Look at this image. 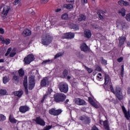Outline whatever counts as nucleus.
Masks as SVG:
<instances>
[{
  "label": "nucleus",
  "instance_id": "f257e3e1",
  "mask_svg": "<svg viewBox=\"0 0 130 130\" xmlns=\"http://www.w3.org/2000/svg\"><path fill=\"white\" fill-rule=\"evenodd\" d=\"M52 41V37L48 35H43L42 37V43L43 45H49Z\"/></svg>",
  "mask_w": 130,
  "mask_h": 130
},
{
  "label": "nucleus",
  "instance_id": "f03ea898",
  "mask_svg": "<svg viewBox=\"0 0 130 130\" xmlns=\"http://www.w3.org/2000/svg\"><path fill=\"white\" fill-rule=\"evenodd\" d=\"M54 98L55 102H63L66 100L67 96L63 93H58L54 95Z\"/></svg>",
  "mask_w": 130,
  "mask_h": 130
},
{
  "label": "nucleus",
  "instance_id": "7ed1b4c3",
  "mask_svg": "<svg viewBox=\"0 0 130 130\" xmlns=\"http://www.w3.org/2000/svg\"><path fill=\"white\" fill-rule=\"evenodd\" d=\"M59 89L62 93H68L69 91V85L64 82H61L58 86Z\"/></svg>",
  "mask_w": 130,
  "mask_h": 130
},
{
  "label": "nucleus",
  "instance_id": "20e7f679",
  "mask_svg": "<svg viewBox=\"0 0 130 130\" xmlns=\"http://www.w3.org/2000/svg\"><path fill=\"white\" fill-rule=\"evenodd\" d=\"M114 94L116 95L119 100H122L123 99V95H122V92H121V88L119 86L116 87V91Z\"/></svg>",
  "mask_w": 130,
  "mask_h": 130
},
{
  "label": "nucleus",
  "instance_id": "39448f33",
  "mask_svg": "<svg viewBox=\"0 0 130 130\" xmlns=\"http://www.w3.org/2000/svg\"><path fill=\"white\" fill-rule=\"evenodd\" d=\"M35 59V57H34V55H33V54H28L27 57L24 58V63L25 64H29Z\"/></svg>",
  "mask_w": 130,
  "mask_h": 130
},
{
  "label": "nucleus",
  "instance_id": "423d86ee",
  "mask_svg": "<svg viewBox=\"0 0 130 130\" xmlns=\"http://www.w3.org/2000/svg\"><path fill=\"white\" fill-rule=\"evenodd\" d=\"M117 28H127L128 27V25L125 21L124 20H118L117 21Z\"/></svg>",
  "mask_w": 130,
  "mask_h": 130
},
{
  "label": "nucleus",
  "instance_id": "0eeeda50",
  "mask_svg": "<svg viewBox=\"0 0 130 130\" xmlns=\"http://www.w3.org/2000/svg\"><path fill=\"white\" fill-rule=\"evenodd\" d=\"M73 102L75 103V104H76V105H79V106H82L84 105H86V101L79 98H75Z\"/></svg>",
  "mask_w": 130,
  "mask_h": 130
},
{
  "label": "nucleus",
  "instance_id": "6e6552de",
  "mask_svg": "<svg viewBox=\"0 0 130 130\" xmlns=\"http://www.w3.org/2000/svg\"><path fill=\"white\" fill-rule=\"evenodd\" d=\"M49 85V80L48 78L44 77L41 81L40 83V86L42 88L43 87H47Z\"/></svg>",
  "mask_w": 130,
  "mask_h": 130
},
{
  "label": "nucleus",
  "instance_id": "1a4fd4ad",
  "mask_svg": "<svg viewBox=\"0 0 130 130\" xmlns=\"http://www.w3.org/2000/svg\"><path fill=\"white\" fill-rule=\"evenodd\" d=\"M75 37V34L72 32H68L64 34L62 36V38L63 39H73Z\"/></svg>",
  "mask_w": 130,
  "mask_h": 130
},
{
  "label": "nucleus",
  "instance_id": "9d476101",
  "mask_svg": "<svg viewBox=\"0 0 130 130\" xmlns=\"http://www.w3.org/2000/svg\"><path fill=\"white\" fill-rule=\"evenodd\" d=\"M10 11V6H5L3 8L2 13H1L2 17H7Z\"/></svg>",
  "mask_w": 130,
  "mask_h": 130
},
{
  "label": "nucleus",
  "instance_id": "9b49d317",
  "mask_svg": "<svg viewBox=\"0 0 130 130\" xmlns=\"http://www.w3.org/2000/svg\"><path fill=\"white\" fill-rule=\"evenodd\" d=\"M35 86V80L33 76L29 77V85L28 87L29 90H32Z\"/></svg>",
  "mask_w": 130,
  "mask_h": 130
},
{
  "label": "nucleus",
  "instance_id": "f8f14e48",
  "mask_svg": "<svg viewBox=\"0 0 130 130\" xmlns=\"http://www.w3.org/2000/svg\"><path fill=\"white\" fill-rule=\"evenodd\" d=\"M32 121H36L37 124H40V125H43V126H44V125H45V122L44 120L41 119L40 117H37L36 119H33Z\"/></svg>",
  "mask_w": 130,
  "mask_h": 130
},
{
  "label": "nucleus",
  "instance_id": "ddd939ff",
  "mask_svg": "<svg viewBox=\"0 0 130 130\" xmlns=\"http://www.w3.org/2000/svg\"><path fill=\"white\" fill-rule=\"evenodd\" d=\"M80 48L82 51H84V52L89 51V47L85 43L81 44Z\"/></svg>",
  "mask_w": 130,
  "mask_h": 130
},
{
  "label": "nucleus",
  "instance_id": "4468645a",
  "mask_svg": "<svg viewBox=\"0 0 130 130\" xmlns=\"http://www.w3.org/2000/svg\"><path fill=\"white\" fill-rule=\"evenodd\" d=\"M84 37L87 38L88 39L91 38V36H92V34L91 33V30L86 29L84 31Z\"/></svg>",
  "mask_w": 130,
  "mask_h": 130
},
{
  "label": "nucleus",
  "instance_id": "2eb2a0df",
  "mask_svg": "<svg viewBox=\"0 0 130 130\" xmlns=\"http://www.w3.org/2000/svg\"><path fill=\"white\" fill-rule=\"evenodd\" d=\"M23 86L24 87L26 93H28V84L27 80V76H24L23 81Z\"/></svg>",
  "mask_w": 130,
  "mask_h": 130
},
{
  "label": "nucleus",
  "instance_id": "dca6fc26",
  "mask_svg": "<svg viewBox=\"0 0 130 130\" xmlns=\"http://www.w3.org/2000/svg\"><path fill=\"white\" fill-rule=\"evenodd\" d=\"M88 101L92 106L96 109L99 108V106L96 105V103L94 102L92 98H88Z\"/></svg>",
  "mask_w": 130,
  "mask_h": 130
},
{
  "label": "nucleus",
  "instance_id": "f3484780",
  "mask_svg": "<svg viewBox=\"0 0 130 130\" xmlns=\"http://www.w3.org/2000/svg\"><path fill=\"white\" fill-rule=\"evenodd\" d=\"M29 111V107L27 106H21L19 108V111H20L22 113H25L26 111Z\"/></svg>",
  "mask_w": 130,
  "mask_h": 130
},
{
  "label": "nucleus",
  "instance_id": "a211bd4d",
  "mask_svg": "<svg viewBox=\"0 0 130 130\" xmlns=\"http://www.w3.org/2000/svg\"><path fill=\"white\" fill-rule=\"evenodd\" d=\"M31 30H30L29 29H26L23 30L22 34L23 36H24V37H26L27 36H30V35H31Z\"/></svg>",
  "mask_w": 130,
  "mask_h": 130
},
{
  "label": "nucleus",
  "instance_id": "6ab92c4d",
  "mask_svg": "<svg viewBox=\"0 0 130 130\" xmlns=\"http://www.w3.org/2000/svg\"><path fill=\"white\" fill-rule=\"evenodd\" d=\"M125 37H120L119 38L118 40L119 41V45H120V46H121V45H123V44H124V42L125 41Z\"/></svg>",
  "mask_w": 130,
  "mask_h": 130
},
{
  "label": "nucleus",
  "instance_id": "aec40b11",
  "mask_svg": "<svg viewBox=\"0 0 130 130\" xmlns=\"http://www.w3.org/2000/svg\"><path fill=\"white\" fill-rule=\"evenodd\" d=\"M78 21L79 22H83V21H86V16L80 14L78 17Z\"/></svg>",
  "mask_w": 130,
  "mask_h": 130
},
{
  "label": "nucleus",
  "instance_id": "412c9836",
  "mask_svg": "<svg viewBox=\"0 0 130 130\" xmlns=\"http://www.w3.org/2000/svg\"><path fill=\"white\" fill-rule=\"evenodd\" d=\"M111 79L110 77H109V75L105 74V85H107L108 84L109 82H110Z\"/></svg>",
  "mask_w": 130,
  "mask_h": 130
},
{
  "label": "nucleus",
  "instance_id": "4be33fe9",
  "mask_svg": "<svg viewBox=\"0 0 130 130\" xmlns=\"http://www.w3.org/2000/svg\"><path fill=\"white\" fill-rule=\"evenodd\" d=\"M125 9L123 8H122L118 11L119 15H121L122 17H124V16H125Z\"/></svg>",
  "mask_w": 130,
  "mask_h": 130
},
{
  "label": "nucleus",
  "instance_id": "5701e85b",
  "mask_svg": "<svg viewBox=\"0 0 130 130\" xmlns=\"http://www.w3.org/2000/svg\"><path fill=\"white\" fill-rule=\"evenodd\" d=\"M104 126L105 127V130H110V128L109 127V125H108V122L106 120L103 121Z\"/></svg>",
  "mask_w": 130,
  "mask_h": 130
},
{
  "label": "nucleus",
  "instance_id": "b1692460",
  "mask_svg": "<svg viewBox=\"0 0 130 130\" xmlns=\"http://www.w3.org/2000/svg\"><path fill=\"white\" fill-rule=\"evenodd\" d=\"M9 119L10 122H11L12 123H17V120H16V119H15V118H14V117H13L12 115H10Z\"/></svg>",
  "mask_w": 130,
  "mask_h": 130
},
{
  "label": "nucleus",
  "instance_id": "393cba45",
  "mask_svg": "<svg viewBox=\"0 0 130 130\" xmlns=\"http://www.w3.org/2000/svg\"><path fill=\"white\" fill-rule=\"evenodd\" d=\"M122 108L123 109V111L125 114V116L126 119L127 120L129 119V117H130L129 114L126 113V110H125V108L124 107H122Z\"/></svg>",
  "mask_w": 130,
  "mask_h": 130
},
{
  "label": "nucleus",
  "instance_id": "a878e982",
  "mask_svg": "<svg viewBox=\"0 0 130 130\" xmlns=\"http://www.w3.org/2000/svg\"><path fill=\"white\" fill-rule=\"evenodd\" d=\"M14 94L15 96H17V97H21L22 95H23V91H15L14 92Z\"/></svg>",
  "mask_w": 130,
  "mask_h": 130
},
{
  "label": "nucleus",
  "instance_id": "bb28decb",
  "mask_svg": "<svg viewBox=\"0 0 130 130\" xmlns=\"http://www.w3.org/2000/svg\"><path fill=\"white\" fill-rule=\"evenodd\" d=\"M70 28L71 29H74V30H79V26H78V25H76L75 24H71L70 25Z\"/></svg>",
  "mask_w": 130,
  "mask_h": 130
},
{
  "label": "nucleus",
  "instance_id": "cd10ccee",
  "mask_svg": "<svg viewBox=\"0 0 130 130\" xmlns=\"http://www.w3.org/2000/svg\"><path fill=\"white\" fill-rule=\"evenodd\" d=\"M61 18L62 20H69V15L67 13L62 14Z\"/></svg>",
  "mask_w": 130,
  "mask_h": 130
},
{
  "label": "nucleus",
  "instance_id": "c85d7f7f",
  "mask_svg": "<svg viewBox=\"0 0 130 130\" xmlns=\"http://www.w3.org/2000/svg\"><path fill=\"white\" fill-rule=\"evenodd\" d=\"M7 90L5 89H0V96H3L4 95H7Z\"/></svg>",
  "mask_w": 130,
  "mask_h": 130
},
{
  "label": "nucleus",
  "instance_id": "c756f323",
  "mask_svg": "<svg viewBox=\"0 0 130 130\" xmlns=\"http://www.w3.org/2000/svg\"><path fill=\"white\" fill-rule=\"evenodd\" d=\"M51 62H52V60H46L42 62V64H49V63H51Z\"/></svg>",
  "mask_w": 130,
  "mask_h": 130
},
{
  "label": "nucleus",
  "instance_id": "7c9ffc66",
  "mask_svg": "<svg viewBox=\"0 0 130 130\" xmlns=\"http://www.w3.org/2000/svg\"><path fill=\"white\" fill-rule=\"evenodd\" d=\"M49 113L51 115H54L55 116V109L54 108H52L49 111Z\"/></svg>",
  "mask_w": 130,
  "mask_h": 130
},
{
  "label": "nucleus",
  "instance_id": "2f4dec72",
  "mask_svg": "<svg viewBox=\"0 0 130 130\" xmlns=\"http://www.w3.org/2000/svg\"><path fill=\"white\" fill-rule=\"evenodd\" d=\"M62 112L61 109L55 110V116H57V115H59L60 113Z\"/></svg>",
  "mask_w": 130,
  "mask_h": 130
},
{
  "label": "nucleus",
  "instance_id": "473e14b6",
  "mask_svg": "<svg viewBox=\"0 0 130 130\" xmlns=\"http://www.w3.org/2000/svg\"><path fill=\"white\" fill-rule=\"evenodd\" d=\"M64 8H67L68 10H71V9H73V5H72V4H68V5L65 4L64 5Z\"/></svg>",
  "mask_w": 130,
  "mask_h": 130
},
{
  "label": "nucleus",
  "instance_id": "72a5a7b5",
  "mask_svg": "<svg viewBox=\"0 0 130 130\" xmlns=\"http://www.w3.org/2000/svg\"><path fill=\"white\" fill-rule=\"evenodd\" d=\"M19 75L20 77H23L24 76L25 72H24V70H23V69H21L19 70Z\"/></svg>",
  "mask_w": 130,
  "mask_h": 130
},
{
  "label": "nucleus",
  "instance_id": "f704fd0d",
  "mask_svg": "<svg viewBox=\"0 0 130 130\" xmlns=\"http://www.w3.org/2000/svg\"><path fill=\"white\" fill-rule=\"evenodd\" d=\"M3 44H6L8 45V44H10L11 43V40L9 39H6V40L4 39V41L3 43H2Z\"/></svg>",
  "mask_w": 130,
  "mask_h": 130
},
{
  "label": "nucleus",
  "instance_id": "c9c22d12",
  "mask_svg": "<svg viewBox=\"0 0 130 130\" xmlns=\"http://www.w3.org/2000/svg\"><path fill=\"white\" fill-rule=\"evenodd\" d=\"M16 55V49H14L10 54V57H14Z\"/></svg>",
  "mask_w": 130,
  "mask_h": 130
},
{
  "label": "nucleus",
  "instance_id": "e433bc0d",
  "mask_svg": "<svg viewBox=\"0 0 130 130\" xmlns=\"http://www.w3.org/2000/svg\"><path fill=\"white\" fill-rule=\"evenodd\" d=\"M85 70H86V71H87V72L89 74H91V73H92V72H93V69H92V68H89L87 67L86 66H85Z\"/></svg>",
  "mask_w": 130,
  "mask_h": 130
},
{
  "label": "nucleus",
  "instance_id": "4c0bfd02",
  "mask_svg": "<svg viewBox=\"0 0 130 130\" xmlns=\"http://www.w3.org/2000/svg\"><path fill=\"white\" fill-rule=\"evenodd\" d=\"M3 83L4 84H7V83H8V82H9V78H8V77H7V76H5L4 77H3Z\"/></svg>",
  "mask_w": 130,
  "mask_h": 130
},
{
  "label": "nucleus",
  "instance_id": "58836bf2",
  "mask_svg": "<svg viewBox=\"0 0 130 130\" xmlns=\"http://www.w3.org/2000/svg\"><path fill=\"white\" fill-rule=\"evenodd\" d=\"M62 55H63V53H57V54H56L55 55L54 58H55V59L58 58V57H60V56H62Z\"/></svg>",
  "mask_w": 130,
  "mask_h": 130
},
{
  "label": "nucleus",
  "instance_id": "ea45409f",
  "mask_svg": "<svg viewBox=\"0 0 130 130\" xmlns=\"http://www.w3.org/2000/svg\"><path fill=\"white\" fill-rule=\"evenodd\" d=\"M6 119V116L3 114H0V121H4Z\"/></svg>",
  "mask_w": 130,
  "mask_h": 130
},
{
  "label": "nucleus",
  "instance_id": "a19ab883",
  "mask_svg": "<svg viewBox=\"0 0 130 130\" xmlns=\"http://www.w3.org/2000/svg\"><path fill=\"white\" fill-rule=\"evenodd\" d=\"M121 68H122V69H121L120 75H121V76L122 77V78H123V73L124 72V66L122 65Z\"/></svg>",
  "mask_w": 130,
  "mask_h": 130
},
{
  "label": "nucleus",
  "instance_id": "79ce46f5",
  "mask_svg": "<svg viewBox=\"0 0 130 130\" xmlns=\"http://www.w3.org/2000/svg\"><path fill=\"white\" fill-rule=\"evenodd\" d=\"M125 19L128 22H130V13L127 14L125 16Z\"/></svg>",
  "mask_w": 130,
  "mask_h": 130
},
{
  "label": "nucleus",
  "instance_id": "37998d69",
  "mask_svg": "<svg viewBox=\"0 0 130 130\" xmlns=\"http://www.w3.org/2000/svg\"><path fill=\"white\" fill-rule=\"evenodd\" d=\"M102 64H104L105 66H106L107 64V61L103 58V57H102Z\"/></svg>",
  "mask_w": 130,
  "mask_h": 130
},
{
  "label": "nucleus",
  "instance_id": "c03bdc74",
  "mask_svg": "<svg viewBox=\"0 0 130 130\" xmlns=\"http://www.w3.org/2000/svg\"><path fill=\"white\" fill-rule=\"evenodd\" d=\"M11 50H12V48H9L8 49L7 53L5 54V56H8V55H9V54H10V53L11 52Z\"/></svg>",
  "mask_w": 130,
  "mask_h": 130
},
{
  "label": "nucleus",
  "instance_id": "a18cd8bd",
  "mask_svg": "<svg viewBox=\"0 0 130 130\" xmlns=\"http://www.w3.org/2000/svg\"><path fill=\"white\" fill-rule=\"evenodd\" d=\"M118 5L121 6H123L124 4V1L121 0L118 2Z\"/></svg>",
  "mask_w": 130,
  "mask_h": 130
},
{
  "label": "nucleus",
  "instance_id": "49530a36",
  "mask_svg": "<svg viewBox=\"0 0 130 130\" xmlns=\"http://www.w3.org/2000/svg\"><path fill=\"white\" fill-rule=\"evenodd\" d=\"M13 80L18 83V82H19V77H18L17 76H13Z\"/></svg>",
  "mask_w": 130,
  "mask_h": 130
},
{
  "label": "nucleus",
  "instance_id": "de8ad7c7",
  "mask_svg": "<svg viewBox=\"0 0 130 130\" xmlns=\"http://www.w3.org/2000/svg\"><path fill=\"white\" fill-rule=\"evenodd\" d=\"M52 127V125L46 126L43 130H50Z\"/></svg>",
  "mask_w": 130,
  "mask_h": 130
},
{
  "label": "nucleus",
  "instance_id": "09e8293b",
  "mask_svg": "<svg viewBox=\"0 0 130 130\" xmlns=\"http://www.w3.org/2000/svg\"><path fill=\"white\" fill-rule=\"evenodd\" d=\"M63 75L64 77H67L68 76V70H64L63 72Z\"/></svg>",
  "mask_w": 130,
  "mask_h": 130
},
{
  "label": "nucleus",
  "instance_id": "8fccbe9b",
  "mask_svg": "<svg viewBox=\"0 0 130 130\" xmlns=\"http://www.w3.org/2000/svg\"><path fill=\"white\" fill-rule=\"evenodd\" d=\"M125 7H127V6H129V3L126 1H124V5Z\"/></svg>",
  "mask_w": 130,
  "mask_h": 130
},
{
  "label": "nucleus",
  "instance_id": "3c124183",
  "mask_svg": "<svg viewBox=\"0 0 130 130\" xmlns=\"http://www.w3.org/2000/svg\"><path fill=\"white\" fill-rule=\"evenodd\" d=\"M49 0H41V4H46L48 3Z\"/></svg>",
  "mask_w": 130,
  "mask_h": 130
},
{
  "label": "nucleus",
  "instance_id": "603ef678",
  "mask_svg": "<svg viewBox=\"0 0 130 130\" xmlns=\"http://www.w3.org/2000/svg\"><path fill=\"white\" fill-rule=\"evenodd\" d=\"M20 2H21V0H15L14 2V5H18Z\"/></svg>",
  "mask_w": 130,
  "mask_h": 130
},
{
  "label": "nucleus",
  "instance_id": "864d4df0",
  "mask_svg": "<svg viewBox=\"0 0 130 130\" xmlns=\"http://www.w3.org/2000/svg\"><path fill=\"white\" fill-rule=\"evenodd\" d=\"M87 0H81V4L82 5H85V4H87Z\"/></svg>",
  "mask_w": 130,
  "mask_h": 130
},
{
  "label": "nucleus",
  "instance_id": "5fc2aeb1",
  "mask_svg": "<svg viewBox=\"0 0 130 130\" xmlns=\"http://www.w3.org/2000/svg\"><path fill=\"white\" fill-rule=\"evenodd\" d=\"M95 70H96V71H98L99 72H101V71H102L101 68H100V67H99V66H97L96 67Z\"/></svg>",
  "mask_w": 130,
  "mask_h": 130
},
{
  "label": "nucleus",
  "instance_id": "6e6d98bb",
  "mask_svg": "<svg viewBox=\"0 0 130 130\" xmlns=\"http://www.w3.org/2000/svg\"><path fill=\"white\" fill-rule=\"evenodd\" d=\"M4 40H5V38H4V37L0 36V41H2L3 43Z\"/></svg>",
  "mask_w": 130,
  "mask_h": 130
},
{
  "label": "nucleus",
  "instance_id": "4d7b16f0",
  "mask_svg": "<svg viewBox=\"0 0 130 130\" xmlns=\"http://www.w3.org/2000/svg\"><path fill=\"white\" fill-rule=\"evenodd\" d=\"M110 89H111V90L112 91V93H113L114 94H115V91L113 89V87L112 86V85L110 86Z\"/></svg>",
  "mask_w": 130,
  "mask_h": 130
},
{
  "label": "nucleus",
  "instance_id": "13d9d810",
  "mask_svg": "<svg viewBox=\"0 0 130 130\" xmlns=\"http://www.w3.org/2000/svg\"><path fill=\"white\" fill-rule=\"evenodd\" d=\"M123 58H122V57H120V58H118L117 61H118V62H121L122 61V60H123Z\"/></svg>",
  "mask_w": 130,
  "mask_h": 130
},
{
  "label": "nucleus",
  "instance_id": "bf43d9fd",
  "mask_svg": "<svg viewBox=\"0 0 130 130\" xmlns=\"http://www.w3.org/2000/svg\"><path fill=\"white\" fill-rule=\"evenodd\" d=\"M93 28L94 29H96V30H98V29L100 28V27H99V26H98V25H93Z\"/></svg>",
  "mask_w": 130,
  "mask_h": 130
},
{
  "label": "nucleus",
  "instance_id": "052dcab7",
  "mask_svg": "<svg viewBox=\"0 0 130 130\" xmlns=\"http://www.w3.org/2000/svg\"><path fill=\"white\" fill-rule=\"evenodd\" d=\"M0 32L1 34H4L5 33V30H4V28H0Z\"/></svg>",
  "mask_w": 130,
  "mask_h": 130
},
{
  "label": "nucleus",
  "instance_id": "680f3d73",
  "mask_svg": "<svg viewBox=\"0 0 130 130\" xmlns=\"http://www.w3.org/2000/svg\"><path fill=\"white\" fill-rule=\"evenodd\" d=\"M68 3H75V0H66Z\"/></svg>",
  "mask_w": 130,
  "mask_h": 130
},
{
  "label": "nucleus",
  "instance_id": "e2e57ef3",
  "mask_svg": "<svg viewBox=\"0 0 130 130\" xmlns=\"http://www.w3.org/2000/svg\"><path fill=\"white\" fill-rule=\"evenodd\" d=\"M91 130H99V129H98V128H97L96 126H93Z\"/></svg>",
  "mask_w": 130,
  "mask_h": 130
},
{
  "label": "nucleus",
  "instance_id": "0e129e2a",
  "mask_svg": "<svg viewBox=\"0 0 130 130\" xmlns=\"http://www.w3.org/2000/svg\"><path fill=\"white\" fill-rule=\"evenodd\" d=\"M101 76H102L101 73H99L97 76V78L101 79H102V78L101 77Z\"/></svg>",
  "mask_w": 130,
  "mask_h": 130
},
{
  "label": "nucleus",
  "instance_id": "69168bd1",
  "mask_svg": "<svg viewBox=\"0 0 130 130\" xmlns=\"http://www.w3.org/2000/svg\"><path fill=\"white\" fill-rule=\"evenodd\" d=\"M61 11V9L60 8H58L55 10L56 13H58V12H60Z\"/></svg>",
  "mask_w": 130,
  "mask_h": 130
},
{
  "label": "nucleus",
  "instance_id": "338daca9",
  "mask_svg": "<svg viewBox=\"0 0 130 130\" xmlns=\"http://www.w3.org/2000/svg\"><path fill=\"white\" fill-rule=\"evenodd\" d=\"M46 97H47V95L45 94V95H44V97L43 98V100H42V103H43V101H44V100L45 99V98H46Z\"/></svg>",
  "mask_w": 130,
  "mask_h": 130
},
{
  "label": "nucleus",
  "instance_id": "774afa93",
  "mask_svg": "<svg viewBox=\"0 0 130 130\" xmlns=\"http://www.w3.org/2000/svg\"><path fill=\"white\" fill-rule=\"evenodd\" d=\"M127 93H128V94H130V87H128V88H127Z\"/></svg>",
  "mask_w": 130,
  "mask_h": 130
}]
</instances>
